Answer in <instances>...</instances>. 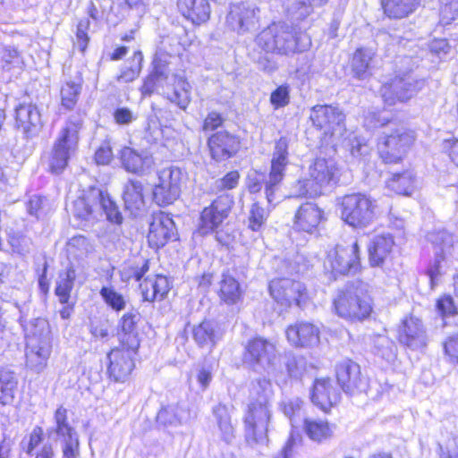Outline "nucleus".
<instances>
[{"label":"nucleus","instance_id":"obj_1","mask_svg":"<svg viewBox=\"0 0 458 458\" xmlns=\"http://www.w3.org/2000/svg\"><path fill=\"white\" fill-rule=\"evenodd\" d=\"M257 45L267 53L290 55L304 51L310 44L309 37L286 23H272L256 38Z\"/></svg>","mask_w":458,"mask_h":458},{"label":"nucleus","instance_id":"obj_2","mask_svg":"<svg viewBox=\"0 0 458 458\" xmlns=\"http://www.w3.org/2000/svg\"><path fill=\"white\" fill-rule=\"evenodd\" d=\"M159 182L150 189L137 180L129 181L123 188V200H144L146 192L151 191L154 200H177L181 194L182 171L174 166L158 173Z\"/></svg>","mask_w":458,"mask_h":458},{"label":"nucleus","instance_id":"obj_3","mask_svg":"<svg viewBox=\"0 0 458 458\" xmlns=\"http://www.w3.org/2000/svg\"><path fill=\"white\" fill-rule=\"evenodd\" d=\"M83 114L76 112L71 114L65 125L60 130L54 143L49 168L54 174L62 173L68 165L72 155L76 151L79 142V132L83 126Z\"/></svg>","mask_w":458,"mask_h":458},{"label":"nucleus","instance_id":"obj_4","mask_svg":"<svg viewBox=\"0 0 458 458\" xmlns=\"http://www.w3.org/2000/svg\"><path fill=\"white\" fill-rule=\"evenodd\" d=\"M333 306L337 316L351 321H361L372 312V301L362 283L348 285L339 291Z\"/></svg>","mask_w":458,"mask_h":458},{"label":"nucleus","instance_id":"obj_5","mask_svg":"<svg viewBox=\"0 0 458 458\" xmlns=\"http://www.w3.org/2000/svg\"><path fill=\"white\" fill-rule=\"evenodd\" d=\"M428 238L433 245L434 260L428 266L426 274L433 290L446 273L452 259H458V241L454 242V236L446 231L430 233Z\"/></svg>","mask_w":458,"mask_h":458},{"label":"nucleus","instance_id":"obj_6","mask_svg":"<svg viewBox=\"0 0 458 458\" xmlns=\"http://www.w3.org/2000/svg\"><path fill=\"white\" fill-rule=\"evenodd\" d=\"M337 168L332 160L318 158L310 168V179L298 182L297 198L315 199L324 193L325 188L335 179Z\"/></svg>","mask_w":458,"mask_h":458},{"label":"nucleus","instance_id":"obj_7","mask_svg":"<svg viewBox=\"0 0 458 458\" xmlns=\"http://www.w3.org/2000/svg\"><path fill=\"white\" fill-rule=\"evenodd\" d=\"M244 361L256 372H265L275 376L279 354L276 344L262 337H256L248 342Z\"/></svg>","mask_w":458,"mask_h":458},{"label":"nucleus","instance_id":"obj_8","mask_svg":"<svg viewBox=\"0 0 458 458\" xmlns=\"http://www.w3.org/2000/svg\"><path fill=\"white\" fill-rule=\"evenodd\" d=\"M36 327H40L39 333L32 332L27 335L26 363L36 371H42L47 366L51 353L49 329L44 319H37Z\"/></svg>","mask_w":458,"mask_h":458},{"label":"nucleus","instance_id":"obj_9","mask_svg":"<svg viewBox=\"0 0 458 458\" xmlns=\"http://www.w3.org/2000/svg\"><path fill=\"white\" fill-rule=\"evenodd\" d=\"M414 136L403 127L384 131L377 141V150L386 164L398 163L413 143Z\"/></svg>","mask_w":458,"mask_h":458},{"label":"nucleus","instance_id":"obj_10","mask_svg":"<svg viewBox=\"0 0 458 458\" xmlns=\"http://www.w3.org/2000/svg\"><path fill=\"white\" fill-rule=\"evenodd\" d=\"M360 267V247L356 241L347 245L337 244L325 260L326 269L335 276L355 274Z\"/></svg>","mask_w":458,"mask_h":458},{"label":"nucleus","instance_id":"obj_11","mask_svg":"<svg viewBox=\"0 0 458 458\" xmlns=\"http://www.w3.org/2000/svg\"><path fill=\"white\" fill-rule=\"evenodd\" d=\"M270 403L250 402L244 417L246 438L258 444L267 441L268 426L271 420Z\"/></svg>","mask_w":458,"mask_h":458},{"label":"nucleus","instance_id":"obj_12","mask_svg":"<svg viewBox=\"0 0 458 458\" xmlns=\"http://www.w3.org/2000/svg\"><path fill=\"white\" fill-rule=\"evenodd\" d=\"M55 426L48 433H55L61 442L62 458H79L80 441L76 429L68 420V411L64 406L56 409L54 414Z\"/></svg>","mask_w":458,"mask_h":458},{"label":"nucleus","instance_id":"obj_13","mask_svg":"<svg viewBox=\"0 0 458 458\" xmlns=\"http://www.w3.org/2000/svg\"><path fill=\"white\" fill-rule=\"evenodd\" d=\"M140 347V340L131 339L129 345L122 344L120 347L108 353L110 377L116 382H125L134 369L133 357Z\"/></svg>","mask_w":458,"mask_h":458},{"label":"nucleus","instance_id":"obj_14","mask_svg":"<svg viewBox=\"0 0 458 458\" xmlns=\"http://www.w3.org/2000/svg\"><path fill=\"white\" fill-rule=\"evenodd\" d=\"M425 81L418 80L411 73L395 76L382 87V98L386 104L392 106L396 101L405 102L424 87Z\"/></svg>","mask_w":458,"mask_h":458},{"label":"nucleus","instance_id":"obj_15","mask_svg":"<svg viewBox=\"0 0 458 458\" xmlns=\"http://www.w3.org/2000/svg\"><path fill=\"white\" fill-rule=\"evenodd\" d=\"M272 298L282 307L293 304L301 306L307 299L306 288L302 283L290 278L274 279L269 284Z\"/></svg>","mask_w":458,"mask_h":458},{"label":"nucleus","instance_id":"obj_16","mask_svg":"<svg viewBox=\"0 0 458 458\" xmlns=\"http://www.w3.org/2000/svg\"><path fill=\"white\" fill-rule=\"evenodd\" d=\"M342 219L352 227H366L377 216L376 202H342L339 208Z\"/></svg>","mask_w":458,"mask_h":458},{"label":"nucleus","instance_id":"obj_17","mask_svg":"<svg viewBox=\"0 0 458 458\" xmlns=\"http://www.w3.org/2000/svg\"><path fill=\"white\" fill-rule=\"evenodd\" d=\"M259 9L247 3L234 4L230 6L226 16V24L238 33H245L255 29L259 21Z\"/></svg>","mask_w":458,"mask_h":458},{"label":"nucleus","instance_id":"obj_18","mask_svg":"<svg viewBox=\"0 0 458 458\" xmlns=\"http://www.w3.org/2000/svg\"><path fill=\"white\" fill-rule=\"evenodd\" d=\"M288 165V141L285 138H280L275 145L271 160V169L266 182V194L267 200L273 197L277 184L284 176V170Z\"/></svg>","mask_w":458,"mask_h":458},{"label":"nucleus","instance_id":"obj_19","mask_svg":"<svg viewBox=\"0 0 458 458\" xmlns=\"http://www.w3.org/2000/svg\"><path fill=\"white\" fill-rule=\"evenodd\" d=\"M336 378L343 390L350 394L365 390L367 382L358 363L344 360L336 365Z\"/></svg>","mask_w":458,"mask_h":458},{"label":"nucleus","instance_id":"obj_20","mask_svg":"<svg viewBox=\"0 0 458 458\" xmlns=\"http://www.w3.org/2000/svg\"><path fill=\"white\" fill-rule=\"evenodd\" d=\"M400 343L411 350H422L428 344V336L422 321L413 316L403 320L399 331Z\"/></svg>","mask_w":458,"mask_h":458},{"label":"nucleus","instance_id":"obj_21","mask_svg":"<svg viewBox=\"0 0 458 458\" xmlns=\"http://www.w3.org/2000/svg\"><path fill=\"white\" fill-rule=\"evenodd\" d=\"M15 120L27 139L38 137L44 126L41 113L33 104L19 105L15 109Z\"/></svg>","mask_w":458,"mask_h":458},{"label":"nucleus","instance_id":"obj_22","mask_svg":"<svg viewBox=\"0 0 458 458\" xmlns=\"http://www.w3.org/2000/svg\"><path fill=\"white\" fill-rule=\"evenodd\" d=\"M208 146L211 158L216 162H222L236 154L240 140L228 131H221L208 138Z\"/></svg>","mask_w":458,"mask_h":458},{"label":"nucleus","instance_id":"obj_23","mask_svg":"<svg viewBox=\"0 0 458 458\" xmlns=\"http://www.w3.org/2000/svg\"><path fill=\"white\" fill-rule=\"evenodd\" d=\"M175 235L173 219L164 212L155 213L149 225L148 241L152 248L159 249Z\"/></svg>","mask_w":458,"mask_h":458},{"label":"nucleus","instance_id":"obj_24","mask_svg":"<svg viewBox=\"0 0 458 458\" xmlns=\"http://www.w3.org/2000/svg\"><path fill=\"white\" fill-rule=\"evenodd\" d=\"M288 342L295 347H314L320 342L319 328L306 321H298L290 325L285 331Z\"/></svg>","mask_w":458,"mask_h":458},{"label":"nucleus","instance_id":"obj_25","mask_svg":"<svg viewBox=\"0 0 458 458\" xmlns=\"http://www.w3.org/2000/svg\"><path fill=\"white\" fill-rule=\"evenodd\" d=\"M310 118L312 123L326 131H335L344 126V114L336 106L317 105L311 108Z\"/></svg>","mask_w":458,"mask_h":458},{"label":"nucleus","instance_id":"obj_26","mask_svg":"<svg viewBox=\"0 0 458 458\" xmlns=\"http://www.w3.org/2000/svg\"><path fill=\"white\" fill-rule=\"evenodd\" d=\"M340 399V394L329 378H318L315 381L312 393V403L323 411H329Z\"/></svg>","mask_w":458,"mask_h":458},{"label":"nucleus","instance_id":"obj_27","mask_svg":"<svg viewBox=\"0 0 458 458\" xmlns=\"http://www.w3.org/2000/svg\"><path fill=\"white\" fill-rule=\"evenodd\" d=\"M394 241L390 233H378L371 237L368 245L369 260L372 267H381L389 258Z\"/></svg>","mask_w":458,"mask_h":458},{"label":"nucleus","instance_id":"obj_28","mask_svg":"<svg viewBox=\"0 0 458 458\" xmlns=\"http://www.w3.org/2000/svg\"><path fill=\"white\" fill-rule=\"evenodd\" d=\"M193 339L198 346L212 350L224 336L220 325L213 320H204L193 328Z\"/></svg>","mask_w":458,"mask_h":458},{"label":"nucleus","instance_id":"obj_29","mask_svg":"<svg viewBox=\"0 0 458 458\" xmlns=\"http://www.w3.org/2000/svg\"><path fill=\"white\" fill-rule=\"evenodd\" d=\"M323 219V212L315 202H303L295 215V226L311 233Z\"/></svg>","mask_w":458,"mask_h":458},{"label":"nucleus","instance_id":"obj_30","mask_svg":"<svg viewBox=\"0 0 458 458\" xmlns=\"http://www.w3.org/2000/svg\"><path fill=\"white\" fill-rule=\"evenodd\" d=\"M120 159L123 166L128 172L134 174H144L153 164L152 157L148 153L138 152L129 147L121 150Z\"/></svg>","mask_w":458,"mask_h":458},{"label":"nucleus","instance_id":"obj_31","mask_svg":"<svg viewBox=\"0 0 458 458\" xmlns=\"http://www.w3.org/2000/svg\"><path fill=\"white\" fill-rule=\"evenodd\" d=\"M141 294L144 301H161L170 290L167 277L161 275L148 276L140 284Z\"/></svg>","mask_w":458,"mask_h":458},{"label":"nucleus","instance_id":"obj_32","mask_svg":"<svg viewBox=\"0 0 458 458\" xmlns=\"http://www.w3.org/2000/svg\"><path fill=\"white\" fill-rule=\"evenodd\" d=\"M182 14L193 23L206 22L210 16V5L208 0H177Z\"/></svg>","mask_w":458,"mask_h":458},{"label":"nucleus","instance_id":"obj_33","mask_svg":"<svg viewBox=\"0 0 458 458\" xmlns=\"http://www.w3.org/2000/svg\"><path fill=\"white\" fill-rule=\"evenodd\" d=\"M219 203L212 202L202 211L199 225V232L201 234H208L214 231L227 216L229 207H220Z\"/></svg>","mask_w":458,"mask_h":458},{"label":"nucleus","instance_id":"obj_34","mask_svg":"<svg viewBox=\"0 0 458 458\" xmlns=\"http://www.w3.org/2000/svg\"><path fill=\"white\" fill-rule=\"evenodd\" d=\"M191 417V411L185 405L174 404L161 409L157 420L165 426H177L187 423Z\"/></svg>","mask_w":458,"mask_h":458},{"label":"nucleus","instance_id":"obj_35","mask_svg":"<svg viewBox=\"0 0 458 458\" xmlns=\"http://www.w3.org/2000/svg\"><path fill=\"white\" fill-rule=\"evenodd\" d=\"M303 430L307 437L318 443L329 439L334 428L326 420L307 418L303 421Z\"/></svg>","mask_w":458,"mask_h":458},{"label":"nucleus","instance_id":"obj_36","mask_svg":"<svg viewBox=\"0 0 458 458\" xmlns=\"http://www.w3.org/2000/svg\"><path fill=\"white\" fill-rule=\"evenodd\" d=\"M173 78L174 81L171 83L174 86V89L171 93L165 92V94L170 102L184 110L191 102V87L182 76L174 74Z\"/></svg>","mask_w":458,"mask_h":458},{"label":"nucleus","instance_id":"obj_37","mask_svg":"<svg viewBox=\"0 0 458 458\" xmlns=\"http://www.w3.org/2000/svg\"><path fill=\"white\" fill-rule=\"evenodd\" d=\"M384 13L393 19H403L413 13L418 0H381Z\"/></svg>","mask_w":458,"mask_h":458},{"label":"nucleus","instance_id":"obj_38","mask_svg":"<svg viewBox=\"0 0 458 458\" xmlns=\"http://www.w3.org/2000/svg\"><path fill=\"white\" fill-rule=\"evenodd\" d=\"M239 282L229 274H223L220 281L219 297L227 304H234L242 297Z\"/></svg>","mask_w":458,"mask_h":458},{"label":"nucleus","instance_id":"obj_39","mask_svg":"<svg viewBox=\"0 0 458 458\" xmlns=\"http://www.w3.org/2000/svg\"><path fill=\"white\" fill-rule=\"evenodd\" d=\"M375 53L370 48H358L352 56V69L355 76L364 79L369 74Z\"/></svg>","mask_w":458,"mask_h":458},{"label":"nucleus","instance_id":"obj_40","mask_svg":"<svg viewBox=\"0 0 458 458\" xmlns=\"http://www.w3.org/2000/svg\"><path fill=\"white\" fill-rule=\"evenodd\" d=\"M213 413L220 431L221 438L226 443H231L234 439L235 435L234 426L232 423L228 409L225 405L218 404L214 408Z\"/></svg>","mask_w":458,"mask_h":458},{"label":"nucleus","instance_id":"obj_41","mask_svg":"<svg viewBox=\"0 0 458 458\" xmlns=\"http://www.w3.org/2000/svg\"><path fill=\"white\" fill-rule=\"evenodd\" d=\"M143 55L141 52L137 51L133 54L121 70L119 75L116 76L118 83H129L135 81L142 69Z\"/></svg>","mask_w":458,"mask_h":458},{"label":"nucleus","instance_id":"obj_42","mask_svg":"<svg viewBox=\"0 0 458 458\" xmlns=\"http://www.w3.org/2000/svg\"><path fill=\"white\" fill-rule=\"evenodd\" d=\"M75 277L76 274L72 267H67L64 272L59 274L56 281L55 294L58 296L61 303L65 304L68 302Z\"/></svg>","mask_w":458,"mask_h":458},{"label":"nucleus","instance_id":"obj_43","mask_svg":"<svg viewBox=\"0 0 458 458\" xmlns=\"http://www.w3.org/2000/svg\"><path fill=\"white\" fill-rule=\"evenodd\" d=\"M274 392L270 380L266 377H259L252 381L250 389V401L268 403L273 397Z\"/></svg>","mask_w":458,"mask_h":458},{"label":"nucleus","instance_id":"obj_44","mask_svg":"<svg viewBox=\"0 0 458 458\" xmlns=\"http://www.w3.org/2000/svg\"><path fill=\"white\" fill-rule=\"evenodd\" d=\"M81 82L82 80L77 78L74 81H67L61 88L62 106L66 109H72L75 106L81 91Z\"/></svg>","mask_w":458,"mask_h":458},{"label":"nucleus","instance_id":"obj_45","mask_svg":"<svg viewBox=\"0 0 458 458\" xmlns=\"http://www.w3.org/2000/svg\"><path fill=\"white\" fill-rule=\"evenodd\" d=\"M374 353L383 360L391 362L397 355L395 344L386 335H378L374 340Z\"/></svg>","mask_w":458,"mask_h":458},{"label":"nucleus","instance_id":"obj_46","mask_svg":"<svg viewBox=\"0 0 458 458\" xmlns=\"http://www.w3.org/2000/svg\"><path fill=\"white\" fill-rule=\"evenodd\" d=\"M16 386L17 381L13 373L0 372V404L12 403Z\"/></svg>","mask_w":458,"mask_h":458},{"label":"nucleus","instance_id":"obj_47","mask_svg":"<svg viewBox=\"0 0 458 458\" xmlns=\"http://www.w3.org/2000/svg\"><path fill=\"white\" fill-rule=\"evenodd\" d=\"M387 188L394 191L397 195L403 197H412L414 188L409 174H394L388 181Z\"/></svg>","mask_w":458,"mask_h":458},{"label":"nucleus","instance_id":"obj_48","mask_svg":"<svg viewBox=\"0 0 458 458\" xmlns=\"http://www.w3.org/2000/svg\"><path fill=\"white\" fill-rule=\"evenodd\" d=\"M0 64L4 70L21 68L23 59L17 48L11 46H0Z\"/></svg>","mask_w":458,"mask_h":458},{"label":"nucleus","instance_id":"obj_49","mask_svg":"<svg viewBox=\"0 0 458 458\" xmlns=\"http://www.w3.org/2000/svg\"><path fill=\"white\" fill-rule=\"evenodd\" d=\"M269 202H254L251 206L249 217V227L258 231L267 220L270 212Z\"/></svg>","mask_w":458,"mask_h":458},{"label":"nucleus","instance_id":"obj_50","mask_svg":"<svg viewBox=\"0 0 458 458\" xmlns=\"http://www.w3.org/2000/svg\"><path fill=\"white\" fill-rule=\"evenodd\" d=\"M302 401L298 397L285 398L280 403V409L289 419L293 428L298 422L301 413Z\"/></svg>","mask_w":458,"mask_h":458},{"label":"nucleus","instance_id":"obj_51","mask_svg":"<svg viewBox=\"0 0 458 458\" xmlns=\"http://www.w3.org/2000/svg\"><path fill=\"white\" fill-rule=\"evenodd\" d=\"M153 70L151 74L157 79V81L162 86L164 83L166 85L174 81L173 75H170L168 62L161 56L156 55L152 62Z\"/></svg>","mask_w":458,"mask_h":458},{"label":"nucleus","instance_id":"obj_52","mask_svg":"<svg viewBox=\"0 0 458 458\" xmlns=\"http://www.w3.org/2000/svg\"><path fill=\"white\" fill-rule=\"evenodd\" d=\"M139 315L135 313H126L123 315L121 322V327L124 334L122 336V344L129 345L131 338L135 337L136 339H139L135 333V327Z\"/></svg>","mask_w":458,"mask_h":458},{"label":"nucleus","instance_id":"obj_53","mask_svg":"<svg viewBox=\"0 0 458 458\" xmlns=\"http://www.w3.org/2000/svg\"><path fill=\"white\" fill-rule=\"evenodd\" d=\"M100 295L105 302L113 310L120 311L124 309L125 301L123 296L117 293L113 287H102L100 290Z\"/></svg>","mask_w":458,"mask_h":458},{"label":"nucleus","instance_id":"obj_54","mask_svg":"<svg viewBox=\"0 0 458 458\" xmlns=\"http://www.w3.org/2000/svg\"><path fill=\"white\" fill-rule=\"evenodd\" d=\"M89 28V21L86 18L81 19L77 25L73 44L81 52H84L88 47L89 41V37L88 35Z\"/></svg>","mask_w":458,"mask_h":458},{"label":"nucleus","instance_id":"obj_55","mask_svg":"<svg viewBox=\"0 0 458 458\" xmlns=\"http://www.w3.org/2000/svg\"><path fill=\"white\" fill-rule=\"evenodd\" d=\"M76 200H111L110 196L102 186L89 185L81 191Z\"/></svg>","mask_w":458,"mask_h":458},{"label":"nucleus","instance_id":"obj_56","mask_svg":"<svg viewBox=\"0 0 458 458\" xmlns=\"http://www.w3.org/2000/svg\"><path fill=\"white\" fill-rule=\"evenodd\" d=\"M270 102L276 109L287 106L290 102L289 86L277 87L270 95Z\"/></svg>","mask_w":458,"mask_h":458},{"label":"nucleus","instance_id":"obj_57","mask_svg":"<svg viewBox=\"0 0 458 458\" xmlns=\"http://www.w3.org/2000/svg\"><path fill=\"white\" fill-rule=\"evenodd\" d=\"M441 3L443 4L440 9L441 22L449 24L458 15V2L456 6H454V1L451 0H443Z\"/></svg>","mask_w":458,"mask_h":458},{"label":"nucleus","instance_id":"obj_58","mask_svg":"<svg viewBox=\"0 0 458 458\" xmlns=\"http://www.w3.org/2000/svg\"><path fill=\"white\" fill-rule=\"evenodd\" d=\"M437 310L443 318L453 316L457 312L454 300L450 295H445L437 300Z\"/></svg>","mask_w":458,"mask_h":458},{"label":"nucleus","instance_id":"obj_59","mask_svg":"<svg viewBox=\"0 0 458 458\" xmlns=\"http://www.w3.org/2000/svg\"><path fill=\"white\" fill-rule=\"evenodd\" d=\"M98 204L106 213L107 220L117 225L122 223L123 216L116 202H98Z\"/></svg>","mask_w":458,"mask_h":458},{"label":"nucleus","instance_id":"obj_60","mask_svg":"<svg viewBox=\"0 0 458 458\" xmlns=\"http://www.w3.org/2000/svg\"><path fill=\"white\" fill-rule=\"evenodd\" d=\"M444 350L450 362L458 364V334L446 338L444 343Z\"/></svg>","mask_w":458,"mask_h":458},{"label":"nucleus","instance_id":"obj_61","mask_svg":"<svg viewBox=\"0 0 458 458\" xmlns=\"http://www.w3.org/2000/svg\"><path fill=\"white\" fill-rule=\"evenodd\" d=\"M442 150L450 161L458 166V139L451 138L442 141Z\"/></svg>","mask_w":458,"mask_h":458},{"label":"nucleus","instance_id":"obj_62","mask_svg":"<svg viewBox=\"0 0 458 458\" xmlns=\"http://www.w3.org/2000/svg\"><path fill=\"white\" fill-rule=\"evenodd\" d=\"M371 148L363 138H355L352 141L351 153L354 157H366L370 154Z\"/></svg>","mask_w":458,"mask_h":458},{"label":"nucleus","instance_id":"obj_63","mask_svg":"<svg viewBox=\"0 0 458 458\" xmlns=\"http://www.w3.org/2000/svg\"><path fill=\"white\" fill-rule=\"evenodd\" d=\"M286 369L290 377H298L305 369V362L302 358L289 356L286 361Z\"/></svg>","mask_w":458,"mask_h":458},{"label":"nucleus","instance_id":"obj_64","mask_svg":"<svg viewBox=\"0 0 458 458\" xmlns=\"http://www.w3.org/2000/svg\"><path fill=\"white\" fill-rule=\"evenodd\" d=\"M43 437L44 431L41 427L37 426L32 429L26 450L27 454H32V452L41 444Z\"/></svg>","mask_w":458,"mask_h":458}]
</instances>
